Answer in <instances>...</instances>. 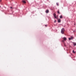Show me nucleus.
Wrapping results in <instances>:
<instances>
[{
	"label": "nucleus",
	"mask_w": 76,
	"mask_h": 76,
	"mask_svg": "<svg viewBox=\"0 0 76 76\" xmlns=\"http://www.w3.org/2000/svg\"><path fill=\"white\" fill-rule=\"evenodd\" d=\"M64 28H63L61 29V33L63 34H64Z\"/></svg>",
	"instance_id": "1"
},
{
	"label": "nucleus",
	"mask_w": 76,
	"mask_h": 76,
	"mask_svg": "<svg viewBox=\"0 0 76 76\" xmlns=\"http://www.w3.org/2000/svg\"><path fill=\"white\" fill-rule=\"evenodd\" d=\"M63 38L64 39V40L62 41V42H64V41H66L67 40V38L65 37H63Z\"/></svg>",
	"instance_id": "2"
},
{
	"label": "nucleus",
	"mask_w": 76,
	"mask_h": 76,
	"mask_svg": "<svg viewBox=\"0 0 76 76\" xmlns=\"http://www.w3.org/2000/svg\"><path fill=\"white\" fill-rule=\"evenodd\" d=\"M53 16L55 18H56V14L54 13L53 14Z\"/></svg>",
	"instance_id": "3"
},
{
	"label": "nucleus",
	"mask_w": 76,
	"mask_h": 76,
	"mask_svg": "<svg viewBox=\"0 0 76 76\" xmlns=\"http://www.w3.org/2000/svg\"><path fill=\"white\" fill-rule=\"evenodd\" d=\"M45 12L47 13H48L49 12V11L48 10H46Z\"/></svg>",
	"instance_id": "4"
},
{
	"label": "nucleus",
	"mask_w": 76,
	"mask_h": 76,
	"mask_svg": "<svg viewBox=\"0 0 76 76\" xmlns=\"http://www.w3.org/2000/svg\"><path fill=\"white\" fill-rule=\"evenodd\" d=\"M22 1L23 3H26V1L24 0H23Z\"/></svg>",
	"instance_id": "5"
},
{
	"label": "nucleus",
	"mask_w": 76,
	"mask_h": 76,
	"mask_svg": "<svg viewBox=\"0 0 76 76\" xmlns=\"http://www.w3.org/2000/svg\"><path fill=\"white\" fill-rule=\"evenodd\" d=\"M58 22H61V20H60V19H59L58 20Z\"/></svg>",
	"instance_id": "6"
},
{
	"label": "nucleus",
	"mask_w": 76,
	"mask_h": 76,
	"mask_svg": "<svg viewBox=\"0 0 76 76\" xmlns=\"http://www.w3.org/2000/svg\"><path fill=\"white\" fill-rule=\"evenodd\" d=\"M60 18H61V19H62V18H63V16H62V15H61L60 16Z\"/></svg>",
	"instance_id": "7"
},
{
	"label": "nucleus",
	"mask_w": 76,
	"mask_h": 76,
	"mask_svg": "<svg viewBox=\"0 0 76 76\" xmlns=\"http://www.w3.org/2000/svg\"><path fill=\"white\" fill-rule=\"evenodd\" d=\"M73 45H74V46H75V45L76 46V43H73Z\"/></svg>",
	"instance_id": "8"
},
{
	"label": "nucleus",
	"mask_w": 76,
	"mask_h": 76,
	"mask_svg": "<svg viewBox=\"0 0 76 76\" xmlns=\"http://www.w3.org/2000/svg\"><path fill=\"white\" fill-rule=\"evenodd\" d=\"M70 38L71 39H73V37L72 36H71Z\"/></svg>",
	"instance_id": "9"
},
{
	"label": "nucleus",
	"mask_w": 76,
	"mask_h": 76,
	"mask_svg": "<svg viewBox=\"0 0 76 76\" xmlns=\"http://www.w3.org/2000/svg\"><path fill=\"white\" fill-rule=\"evenodd\" d=\"M58 13L59 14H60V13L59 11H58Z\"/></svg>",
	"instance_id": "10"
},
{
	"label": "nucleus",
	"mask_w": 76,
	"mask_h": 76,
	"mask_svg": "<svg viewBox=\"0 0 76 76\" xmlns=\"http://www.w3.org/2000/svg\"><path fill=\"white\" fill-rule=\"evenodd\" d=\"M72 52L73 53H75V52L74 51V50H73Z\"/></svg>",
	"instance_id": "11"
},
{
	"label": "nucleus",
	"mask_w": 76,
	"mask_h": 76,
	"mask_svg": "<svg viewBox=\"0 0 76 76\" xmlns=\"http://www.w3.org/2000/svg\"><path fill=\"white\" fill-rule=\"evenodd\" d=\"M56 4L57 6H58V3H56Z\"/></svg>",
	"instance_id": "12"
},
{
	"label": "nucleus",
	"mask_w": 76,
	"mask_h": 76,
	"mask_svg": "<svg viewBox=\"0 0 76 76\" xmlns=\"http://www.w3.org/2000/svg\"><path fill=\"white\" fill-rule=\"evenodd\" d=\"M69 40H70L71 39V38H69Z\"/></svg>",
	"instance_id": "13"
},
{
	"label": "nucleus",
	"mask_w": 76,
	"mask_h": 76,
	"mask_svg": "<svg viewBox=\"0 0 76 76\" xmlns=\"http://www.w3.org/2000/svg\"><path fill=\"white\" fill-rule=\"evenodd\" d=\"M54 22H56V20H55V21H54Z\"/></svg>",
	"instance_id": "14"
},
{
	"label": "nucleus",
	"mask_w": 76,
	"mask_h": 76,
	"mask_svg": "<svg viewBox=\"0 0 76 76\" xmlns=\"http://www.w3.org/2000/svg\"><path fill=\"white\" fill-rule=\"evenodd\" d=\"M10 8L11 9H12V7H10Z\"/></svg>",
	"instance_id": "15"
},
{
	"label": "nucleus",
	"mask_w": 76,
	"mask_h": 76,
	"mask_svg": "<svg viewBox=\"0 0 76 76\" xmlns=\"http://www.w3.org/2000/svg\"><path fill=\"white\" fill-rule=\"evenodd\" d=\"M1 0H0V2H1Z\"/></svg>",
	"instance_id": "16"
},
{
	"label": "nucleus",
	"mask_w": 76,
	"mask_h": 76,
	"mask_svg": "<svg viewBox=\"0 0 76 76\" xmlns=\"http://www.w3.org/2000/svg\"><path fill=\"white\" fill-rule=\"evenodd\" d=\"M45 26H47V25H45Z\"/></svg>",
	"instance_id": "17"
},
{
	"label": "nucleus",
	"mask_w": 76,
	"mask_h": 76,
	"mask_svg": "<svg viewBox=\"0 0 76 76\" xmlns=\"http://www.w3.org/2000/svg\"><path fill=\"white\" fill-rule=\"evenodd\" d=\"M1 7V6H0V7Z\"/></svg>",
	"instance_id": "18"
}]
</instances>
